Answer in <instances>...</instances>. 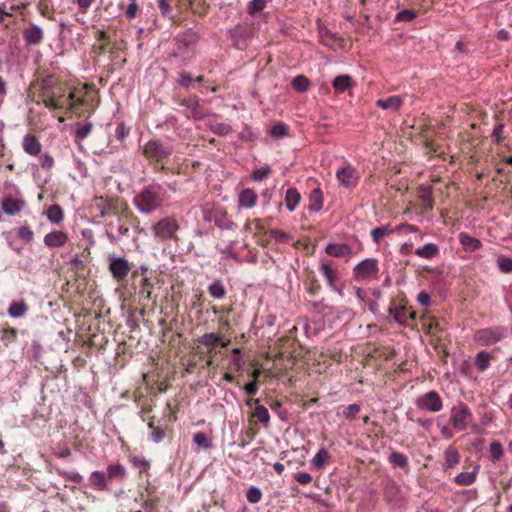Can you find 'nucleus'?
I'll return each instance as SVG.
<instances>
[{
  "label": "nucleus",
  "mask_w": 512,
  "mask_h": 512,
  "mask_svg": "<svg viewBox=\"0 0 512 512\" xmlns=\"http://www.w3.org/2000/svg\"><path fill=\"white\" fill-rule=\"evenodd\" d=\"M168 191H177L176 183L153 180L145 185L133 198V205L143 215H151L169 199Z\"/></svg>",
  "instance_id": "nucleus-1"
},
{
  "label": "nucleus",
  "mask_w": 512,
  "mask_h": 512,
  "mask_svg": "<svg viewBox=\"0 0 512 512\" xmlns=\"http://www.w3.org/2000/svg\"><path fill=\"white\" fill-rule=\"evenodd\" d=\"M198 41V35L192 29L177 34L174 37V48L168 54V60L177 67L184 66L194 56L193 47Z\"/></svg>",
  "instance_id": "nucleus-2"
},
{
  "label": "nucleus",
  "mask_w": 512,
  "mask_h": 512,
  "mask_svg": "<svg viewBox=\"0 0 512 512\" xmlns=\"http://www.w3.org/2000/svg\"><path fill=\"white\" fill-rule=\"evenodd\" d=\"M128 473L125 466L119 462L109 464L106 470H95L91 472L88 481L96 491H110L109 483L112 481L124 482Z\"/></svg>",
  "instance_id": "nucleus-3"
},
{
  "label": "nucleus",
  "mask_w": 512,
  "mask_h": 512,
  "mask_svg": "<svg viewBox=\"0 0 512 512\" xmlns=\"http://www.w3.org/2000/svg\"><path fill=\"white\" fill-rule=\"evenodd\" d=\"M179 229L180 225L173 216L162 218L151 227L153 235L160 241L176 240Z\"/></svg>",
  "instance_id": "nucleus-4"
},
{
  "label": "nucleus",
  "mask_w": 512,
  "mask_h": 512,
  "mask_svg": "<svg viewBox=\"0 0 512 512\" xmlns=\"http://www.w3.org/2000/svg\"><path fill=\"white\" fill-rule=\"evenodd\" d=\"M202 217L205 222H213L214 225L223 230H234L236 224L228 217V213L221 207H204Z\"/></svg>",
  "instance_id": "nucleus-5"
},
{
  "label": "nucleus",
  "mask_w": 512,
  "mask_h": 512,
  "mask_svg": "<svg viewBox=\"0 0 512 512\" xmlns=\"http://www.w3.org/2000/svg\"><path fill=\"white\" fill-rule=\"evenodd\" d=\"M508 329L504 326H492L479 329L474 334V340L481 346H491L507 337Z\"/></svg>",
  "instance_id": "nucleus-6"
},
{
  "label": "nucleus",
  "mask_w": 512,
  "mask_h": 512,
  "mask_svg": "<svg viewBox=\"0 0 512 512\" xmlns=\"http://www.w3.org/2000/svg\"><path fill=\"white\" fill-rule=\"evenodd\" d=\"M473 421V414L467 404L459 402L450 411V423L457 431L466 430Z\"/></svg>",
  "instance_id": "nucleus-7"
},
{
  "label": "nucleus",
  "mask_w": 512,
  "mask_h": 512,
  "mask_svg": "<svg viewBox=\"0 0 512 512\" xmlns=\"http://www.w3.org/2000/svg\"><path fill=\"white\" fill-rule=\"evenodd\" d=\"M353 273L358 281L377 279L379 273L378 260L375 258L362 260L354 267Z\"/></svg>",
  "instance_id": "nucleus-8"
},
{
  "label": "nucleus",
  "mask_w": 512,
  "mask_h": 512,
  "mask_svg": "<svg viewBox=\"0 0 512 512\" xmlns=\"http://www.w3.org/2000/svg\"><path fill=\"white\" fill-rule=\"evenodd\" d=\"M172 152L173 149L171 146L164 145L158 139L149 140L143 148V154L146 157L155 159L157 161L169 157Z\"/></svg>",
  "instance_id": "nucleus-9"
},
{
  "label": "nucleus",
  "mask_w": 512,
  "mask_h": 512,
  "mask_svg": "<svg viewBox=\"0 0 512 512\" xmlns=\"http://www.w3.org/2000/svg\"><path fill=\"white\" fill-rule=\"evenodd\" d=\"M415 404L422 410L429 412H439L443 407L440 395L436 391H429L415 400Z\"/></svg>",
  "instance_id": "nucleus-10"
},
{
  "label": "nucleus",
  "mask_w": 512,
  "mask_h": 512,
  "mask_svg": "<svg viewBox=\"0 0 512 512\" xmlns=\"http://www.w3.org/2000/svg\"><path fill=\"white\" fill-rule=\"evenodd\" d=\"M180 105L186 108L185 115L188 118L192 117L194 120H202L206 116L200 104V99L196 95L182 99Z\"/></svg>",
  "instance_id": "nucleus-11"
},
{
  "label": "nucleus",
  "mask_w": 512,
  "mask_h": 512,
  "mask_svg": "<svg viewBox=\"0 0 512 512\" xmlns=\"http://www.w3.org/2000/svg\"><path fill=\"white\" fill-rule=\"evenodd\" d=\"M109 270L114 278L123 279L130 271L128 261L124 257H109Z\"/></svg>",
  "instance_id": "nucleus-12"
},
{
  "label": "nucleus",
  "mask_w": 512,
  "mask_h": 512,
  "mask_svg": "<svg viewBox=\"0 0 512 512\" xmlns=\"http://www.w3.org/2000/svg\"><path fill=\"white\" fill-rule=\"evenodd\" d=\"M129 232V227L118 219L116 223L110 222L106 226V235L111 243H117Z\"/></svg>",
  "instance_id": "nucleus-13"
},
{
  "label": "nucleus",
  "mask_w": 512,
  "mask_h": 512,
  "mask_svg": "<svg viewBox=\"0 0 512 512\" xmlns=\"http://www.w3.org/2000/svg\"><path fill=\"white\" fill-rule=\"evenodd\" d=\"M338 181L346 188L355 187L358 183V176L356 170L351 167H341L336 172Z\"/></svg>",
  "instance_id": "nucleus-14"
},
{
  "label": "nucleus",
  "mask_w": 512,
  "mask_h": 512,
  "mask_svg": "<svg viewBox=\"0 0 512 512\" xmlns=\"http://www.w3.org/2000/svg\"><path fill=\"white\" fill-rule=\"evenodd\" d=\"M23 38L26 45H39L44 39V32L38 25L32 24L23 31Z\"/></svg>",
  "instance_id": "nucleus-15"
},
{
  "label": "nucleus",
  "mask_w": 512,
  "mask_h": 512,
  "mask_svg": "<svg viewBox=\"0 0 512 512\" xmlns=\"http://www.w3.org/2000/svg\"><path fill=\"white\" fill-rule=\"evenodd\" d=\"M246 34L247 29L241 24H238L228 31L232 44L237 49H244L246 47Z\"/></svg>",
  "instance_id": "nucleus-16"
},
{
  "label": "nucleus",
  "mask_w": 512,
  "mask_h": 512,
  "mask_svg": "<svg viewBox=\"0 0 512 512\" xmlns=\"http://www.w3.org/2000/svg\"><path fill=\"white\" fill-rule=\"evenodd\" d=\"M67 241V234L60 230L47 233L43 239L44 244L49 248L62 247L67 243Z\"/></svg>",
  "instance_id": "nucleus-17"
},
{
  "label": "nucleus",
  "mask_w": 512,
  "mask_h": 512,
  "mask_svg": "<svg viewBox=\"0 0 512 512\" xmlns=\"http://www.w3.org/2000/svg\"><path fill=\"white\" fill-rule=\"evenodd\" d=\"M25 204V201L22 199L6 197L1 201V208L5 214L14 216L25 207Z\"/></svg>",
  "instance_id": "nucleus-18"
},
{
  "label": "nucleus",
  "mask_w": 512,
  "mask_h": 512,
  "mask_svg": "<svg viewBox=\"0 0 512 512\" xmlns=\"http://www.w3.org/2000/svg\"><path fill=\"white\" fill-rule=\"evenodd\" d=\"M22 147L27 154L36 156L41 152L42 145L35 135L26 134L22 141Z\"/></svg>",
  "instance_id": "nucleus-19"
},
{
  "label": "nucleus",
  "mask_w": 512,
  "mask_h": 512,
  "mask_svg": "<svg viewBox=\"0 0 512 512\" xmlns=\"http://www.w3.org/2000/svg\"><path fill=\"white\" fill-rule=\"evenodd\" d=\"M404 103V97L400 95L389 96L386 99L376 101V106L384 110L398 111Z\"/></svg>",
  "instance_id": "nucleus-20"
},
{
  "label": "nucleus",
  "mask_w": 512,
  "mask_h": 512,
  "mask_svg": "<svg viewBox=\"0 0 512 512\" xmlns=\"http://www.w3.org/2000/svg\"><path fill=\"white\" fill-rule=\"evenodd\" d=\"M320 271L322 275L325 277L328 285L332 289H336V284L338 282L337 270L334 269L328 260H322L320 263Z\"/></svg>",
  "instance_id": "nucleus-21"
},
{
  "label": "nucleus",
  "mask_w": 512,
  "mask_h": 512,
  "mask_svg": "<svg viewBox=\"0 0 512 512\" xmlns=\"http://www.w3.org/2000/svg\"><path fill=\"white\" fill-rule=\"evenodd\" d=\"M458 240L467 252H474L482 247V242L478 238L472 237L466 232L459 233Z\"/></svg>",
  "instance_id": "nucleus-22"
},
{
  "label": "nucleus",
  "mask_w": 512,
  "mask_h": 512,
  "mask_svg": "<svg viewBox=\"0 0 512 512\" xmlns=\"http://www.w3.org/2000/svg\"><path fill=\"white\" fill-rule=\"evenodd\" d=\"M325 252L333 257L340 258L350 255L352 253V248L346 243H329L325 248Z\"/></svg>",
  "instance_id": "nucleus-23"
},
{
  "label": "nucleus",
  "mask_w": 512,
  "mask_h": 512,
  "mask_svg": "<svg viewBox=\"0 0 512 512\" xmlns=\"http://www.w3.org/2000/svg\"><path fill=\"white\" fill-rule=\"evenodd\" d=\"M332 86L336 93H344L353 86V79L347 74L338 75L333 79Z\"/></svg>",
  "instance_id": "nucleus-24"
},
{
  "label": "nucleus",
  "mask_w": 512,
  "mask_h": 512,
  "mask_svg": "<svg viewBox=\"0 0 512 512\" xmlns=\"http://www.w3.org/2000/svg\"><path fill=\"white\" fill-rule=\"evenodd\" d=\"M323 207V193L320 188H315L309 195L308 211L319 212Z\"/></svg>",
  "instance_id": "nucleus-25"
},
{
  "label": "nucleus",
  "mask_w": 512,
  "mask_h": 512,
  "mask_svg": "<svg viewBox=\"0 0 512 512\" xmlns=\"http://www.w3.org/2000/svg\"><path fill=\"white\" fill-rule=\"evenodd\" d=\"M257 200L256 193L250 189L246 188L243 189L238 197V202L241 207H244L246 209H250L255 206Z\"/></svg>",
  "instance_id": "nucleus-26"
},
{
  "label": "nucleus",
  "mask_w": 512,
  "mask_h": 512,
  "mask_svg": "<svg viewBox=\"0 0 512 512\" xmlns=\"http://www.w3.org/2000/svg\"><path fill=\"white\" fill-rule=\"evenodd\" d=\"M388 313L393 317L394 321L397 322L399 325L406 326L408 318L414 317V314H408L406 309L401 306L396 307H390L388 310Z\"/></svg>",
  "instance_id": "nucleus-27"
},
{
  "label": "nucleus",
  "mask_w": 512,
  "mask_h": 512,
  "mask_svg": "<svg viewBox=\"0 0 512 512\" xmlns=\"http://www.w3.org/2000/svg\"><path fill=\"white\" fill-rule=\"evenodd\" d=\"M415 255L424 259H432L439 254V246L435 243H427L415 250Z\"/></svg>",
  "instance_id": "nucleus-28"
},
{
  "label": "nucleus",
  "mask_w": 512,
  "mask_h": 512,
  "mask_svg": "<svg viewBox=\"0 0 512 512\" xmlns=\"http://www.w3.org/2000/svg\"><path fill=\"white\" fill-rule=\"evenodd\" d=\"M207 291L212 298L217 300L223 299L226 296V288L221 279H216L209 284Z\"/></svg>",
  "instance_id": "nucleus-29"
},
{
  "label": "nucleus",
  "mask_w": 512,
  "mask_h": 512,
  "mask_svg": "<svg viewBox=\"0 0 512 512\" xmlns=\"http://www.w3.org/2000/svg\"><path fill=\"white\" fill-rule=\"evenodd\" d=\"M444 456L445 463L443 464V468L445 470L455 467L460 462V455L454 446H449L445 450Z\"/></svg>",
  "instance_id": "nucleus-30"
},
{
  "label": "nucleus",
  "mask_w": 512,
  "mask_h": 512,
  "mask_svg": "<svg viewBox=\"0 0 512 512\" xmlns=\"http://www.w3.org/2000/svg\"><path fill=\"white\" fill-rule=\"evenodd\" d=\"M92 123L89 121L77 122L74 126V138L76 142L85 139L92 130Z\"/></svg>",
  "instance_id": "nucleus-31"
},
{
  "label": "nucleus",
  "mask_w": 512,
  "mask_h": 512,
  "mask_svg": "<svg viewBox=\"0 0 512 512\" xmlns=\"http://www.w3.org/2000/svg\"><path fill=\"white\" fill-rule=\"evenodd\" d=\"M301 199V195L294 187L288 188L285 194V205L288 211L292 212L296 209Z\"/></svg>",
  "instance_id": "nucleus-32"
},
{
  "label": "nucleus",
  "mask_w": 512,
  "mask_h": 512,
  "mask_svg": "<svg viewBox=\"0 0 512 512\" xmlns=\"http://www.w3.org/2000/svg\"><path fill=\"white\" fill-rule=\"evenodd\" d=\"M478 471L479 466H476L471 472H461L454 478V481L458 485L469 486L475 482Z\"/></svg>",
  "instance_id": "nucleus-33"
},
{
  "label": "nucleus",
  "mask_w": 512,
  "mask_h": 512,
  "mask_svg": "<svg viewBox=\"0 0 512 512\" xmlns=\"http://www.w3.org/2000/svg\"><path fill=\"white\" fill-rule=\"evenodd\" d=\"M46 216L51 223L60 224L64 218L63 209L58 204H52L47 208Z\"/></svg>",
  "instance_id": "nucleus-34"
},
{
  "label": "nucleus",
  "mask_w": 512,
  "mask_h": 512,
  "mask_svg": "<svg viewBox=\"0 0 512 512\" xmlns=\"http://www.w3.org/2000/svg\"><path fill=\"white\" fill-rule=\"evenodd\" d=\"M150 429L149 439L154 443H160L166 437V431L161 426L155 425L153 419L148 422Z\"/></svg>",
  "instance_id": "nucleus-35"
},
{
  "label": "nucleus",
  "mask_w": 512,
  "mask_h": 512,
  "mask_svg": "<svg viewBox=\"0 0 512 512\" xmlns=\"http://www.w3.org/2000/svg\"><path fill=\"white\" fill-rule=\"evenodd\" d=\"M493 355L487 351H480L475 356V366L480 371H485L490 366V361Z\"/></svg>",
  "instance_id": "nucleus-36"
},
{
  "label": "nucleus",
  "mask_w": 512,
  "mask_h": 512,
  "mask_svg": "<svg viewBox=\"0 0 512 512\" xmlns=\"http://www.w3.org/2000/svg\"><path fill=\"white\" fill-rule=\"evenodd\" d=\"M28 310L24 301H13L8 308V315L12 318L22 317Z\"/></svg>",
  "instance_id": "nucleus-37"
},
{
  "label": "nucleus",
  "mask_w": 512,
  "mask_h": 512,
  "mask_svg": "<svg viewBox=\"0 0 512 512\" xmlns=\"http://www.w3.org/2000/svg\"><path fill=\"white\" fill-rule=\"evenodd\" d=\"M419 199L423 202L426 208H433V199H432V186L429 185H421L419 187Z\"/></svg>",
  "instance_id": "nucleus-38"
},
{
  "label": "nucleus",
  "mask_w": 512,
  "mask_h": 512,
  "mask_svg": "<svg viewBox=\"0 0 512 512\" xmlns=\"http://www.w3.org/2000/svg\"><path fill=\"white\" fill-rule=\"evenodd\" d=\"M292 88L299 92H306L310 86V81L305 75H297L291 81Z\"/></svg>",
  "instance_id": "nucleus-39"
},
{
  "label": "nucleus",
  "mask_w": 512,
  "mask_h": 512,
  "mask_svg": "<svg viewBox=\"0 0 512 512\" xmlns=\"http://www.w3.org/2000/svg\"><path fill=\"white\" fill-rule=\"evenodd\" d=\"M268 133L273 139L279 140L289 135V128L284 123H277L269 129Z\"/></svg>",
  "instance_id": "nucleus-40"
},
{
  "label": "nucleus",
  "mask_w": 512,
  "mask_h": 512,
  "mask_svg": "<svg viewBox=\"0 0 512 512\" xmlns=\"http://www.w3.org/2000/svg\"><path fill=\"white\" fill-rule=\"evenodd\" d=\"M389 462L394 466L398 468L405 469L408 467L409 462L406 455H404L401 452L394 451L389 456Z\"/></svg>",
  "instance_id": "nucleus-41"
},
{
  "label": "nucleus",
  "mask_w": 512,
  "mask_h": 512,
  "mask_svg": "<svg viewBox=\"0 0 512 512\" xmlns=\"http://www.w3.org/2000/svg\"><path fill=\"white\" fill-rule=\"evenodd\" d=\"M329 459V453L325 448H320L315 456L311 460V465L316 469H321L327 460Z\"/></svg>",
  "instance_id": "nucleus-42"
},
{
  "label": "nucleus",
  "mask_w": 512,
  "mask_h": 512,
  "mask_svg": "<svg viewBox=\"0 0 512 512\" xmlns=\"http://www.w3.org/2000/svg\"><path fill=\"white\" fill-rule=\"evenodd\" d=\"M360 411L361 405L358 403H353L343 407V410L340 415L347 420H354L357 418Z\"/></svg>",
  "instance_id": "nucleus-43"
},
{
  "label": "nucleus",
  "mask_w": 512,
  "mask_h": 512,
  "mask_svg": "<svg viewBox=\"0 0 512 512\" xmlns=\"http://www.w3.org/2000/svg\"><path fill=\"white\" fill-rule=\"evenodd\" d=\"M193 442L205 450H209L213 446L212 440L202 431L194 434Z\"/></svg>",
  "instance_id": "nucleus-44"
},
{
  "label": "nucleus",
  "mask_w": 512,
  "mask_h": 512,
  "mask_svg": "<svg viewBox=\"0 0 512 512\" xmlns=\"http://www.w3.org/2000/svg\"><path fill=\"white\" fill-rule=\"evenodd\" d=\"M271 172H272L271 166L268 164H265L262 167L256 168L253 170V172L251 174V179L256 182L263 181L270 175Z\"/></svg>",
  "instance_id": "nucleus-45"
},
{
  "label": "nucleus",
  "mask_w": 512,
  "mask_h": 512,
  "mask_svg": "<svg viewBox=\"0 0 512 512\" xmlns=\"http://www.w3.org/2000/svg\"><path fill=\"white\" fill-rule=\"evenodd\" d=\"M210 131L218 136H227L232 133L233 129L229 124L219 122L210 125Z\"/></svg>",
  "instance_id": "nucleus-46"
},
{
  "label": "nucleus",
  "mask_w": 512,
  "mask_h": 512,
  "mask_svg": "<svg viewBox=\"0 0 512 512\" xmlns=\"http://www.w3.org/2000/svg\"><path fill=\"white\" fill-rule=\"evenodd\" d=\"M198 342L205 346H214L221 342V335L218 333H205L198 339Z\"/></svg>",
  "instance_id": "nucleus-47"
},
{
  "label": "nucleus",
  "mask_w": 512,
  "mask_h": 512,
  "mask_svg": "<svg viewBox=\"0 0 512 512\" xmlns=\"http://www.w3.org/2000/svg\"><path fill=\"white\" fill-rule=\"evenodd\" d=\"M56 472L59 476L63 477L66 480H70L76 484H81L83 482V476L78 472L66 471L58 468H56Z\"/></svg>",
  "instance_id": "nucleus-48"
},
{
  "label": "nucleus",
  "mask_w": 512,
  "mask_h": 512,
  "mask_svg": "<svg viewBox=\"0 0 512 512\" xmlns=\"http://www.w3.org/2000/svg\"><path fill=\"white\" fill-rule=\"evenodd\" d=\"M497 266L502 273H512V257L500 255L497 259Z\"/></svg>",
  "instance_id": "nucleus-49"
},
{
  "label": "nucleus",
  "mask_w": 512,
  "mask_h": 512,
  "mask_svg": "<svg viewBox=\"0 0 512 512\" xmlns=\"http://www.w3.org/2000/svg\"><path fill=\"white\" fill-rule=\"evenodd\" d=\"M254 416L257 417L259 422L267 425L270 421V414L268 409L264 405L258 404L254 410Z\"/></svg>",
  "instance_id": "nucleus-50"
},
{
  "label": "nucleus",
  "mask_w": 512,
  "mask_h": 512,
  "mask_svg": "<svg viewBox=\"0 0 512 512\" xmlns=\"http://www.w3.org/2000/svg\"><path fill=\"white\" fill-rule=\"evenodd\" d=\"M489 452L493 461H499L504 454V449L500 442L493 441L489 446Z\"/></svg>",
  "instance_id": "nucleus-51"
},
{
  "label": "nucleus",
  "mask_w": 512,
  "mask_h": 512,
  "mask_svg": "<svg viewBox=\"0 0 512 512\" xmlns=\"http://www.w3.org/2000/svg\"><path fill=\"white\" fill-rule=\"evenodd\" d=\"M16 337L17 329L13 327H7L1 330V340L4 342L6 346H8L9 343L14 342L16 340Z\"/></svg>",
  "instance_id": "nucleus-52"
},
{
  "label": "nucleus",
  "mask_w": 512,
  "mask_h": 512,
  "mask_svg": "<svg viewBox=\"0 0 512 512\" xmlns=\"http://www.w3.org/2000/svg\"><path fill=\"white\" fill-rule=\"evenodd\" d=\"M129 134L130 128L127 127L123 121L118 122L114 134L115 138L120 142H124Z\"/></svg>",
  "instance_id": "nucleus-53"
},
{
  "label": "nucleus",
  "mask_w": 512,
  "mask_h": 512,
  "mask_svg": "<svg viewBox=\"0 0 512 512\" xmlns=\"http://www.w3.org/2000/svg\"><path fill=\"white\" fill-rule=\"evenodd\" d=\"M231 361L238 371H243L244 361L242 351L239 348H233L231 351Z\"/></svg>",
  "instance_id": "nucleus-54"
},
{
  "label": "nucleus",
  "mask_w": 512,
  "mask_h": 512,
  "mask_svg": "<svg viewBox=\"0 0 512 512\" xmlns=\"http://www.w3.org/2000/svg\"><path fill=\"white\" fill-rule=\"evenodd\" d=\"M269 235L279 243H289L292 240V236L279 229L269 230Z\"/></svg>",
  "instance_id": "nucleus-55"
},
{
  "label": "nucleus",
  "mask_w": 512,
  "mask_h": 512,
  "mask_svg": "<svg viewBox=\"0 0 512 512\" xmlns=\"http://www.w3.org/2000/svg\"><path fill=\"white\" fill-rule=\"evenodd\" d=\"M259 136V133L253 130L250 126L245 125L239 134V138L243 141H255Z\"/></svg>",
  "instance_id": "nucleus-56"
},
{
  "label": "nucleus",
  "mask_w": 512,
  "mask_h": 512,
  "mask_svg": "<svg viewBox=\"0 0 512 512\" xmlns=\"http://www.w3.org/2000/svg\"><path fill=\"white\" fill-rule=\"evenodd\" d=\"M268 0H251L248 4L247 11L250 15H255L263 11L266 7Z\"/></svg>",
  "instance_id": "nucleus-57"
},
{
  "label": "nucleus",
  "mask_w": 512,
  "mask_h": 512,
  "mask_svg": "<svg viewBox=\"0 0 512 512\" xmlns=\"http://www.w3.org/2000/svg\"><path fill=\"white\" fill-rule=\"evenodd\" d=\"M262 498V492L261 490L256 486H251L247 490L246 493V499L249 503L256 504L258 503Z\"/></svg>",
  "instance_id": "nucleus-58"
},
{
  "label": "nucleus",
  "mask_w": 512,
  "mask_h": 512,
  "mask_svg": "<svg viewBox=\"0 0 512 512\" xmlns=\"http://www.w3.org/2000/svg\"><path fill=\"white\" fill-rule=\"evenodd\" d=\"M129 461L136 468L140 469V472L147 471L150 468V462L143 457L130 456Z\"/></svg>",
  "instance_id": "nucleus-59"
},
{
  "label": "nucleus",
  "mask_w": 512,
  "mask_h": 512,
  "mask_svg": "<svg viewBox=\"0 0 512 512\" xmlns=\"http://www.w3.org/2000/svg\"><path fill=\"white\" fill-rule=\"evenodd\" d=\"M389 227L388 226H380L372 229L371 231V237L375 244H378L382 237L389 233Z\"/></svg>",
  "instance_id": "nucleus-60"
},
{
  "label": "nucleus",
  "mask_w": 512,
  "mask_h": 512,
  "mask_svg": "<svg viewBox=\"0 0 512 512\" xmlns=\"http://www.w3.org/2000/svg\"><path fill=\"white\" fill-rule=\"evenodd\" d=\"M416 16H417V14L414 10L403 9L396 14L395 20L409 22V21L413 20L414 18H416Z\"/></svg>",
  "instance_id": "nucleus-61"
},
{
  "label": "nucleus",
  "mask_w": 512,
  "mask_h": 512,
  "mask_svg": "<svg viewBox=\"0 0 512 512\" xmlns=\"http://www.w3.org/2000/svg\"><path fill=\"white\" fill-rule=\"evenodd\" d=\"M17 234L26 243H30L34 238V233L28 225L21 226Z\"/></svg>",
  "instance_id": "nucleus-62"
},
{
  "label": "nucleus",
  "mask_w": 512,
  "mask_h": 512,
  "mask_svg": "<svg viewBox=\"0 0 512 512\" xmlns=\"http://www.w3.org/2000/svg\"><path fill=\"white\" fill-rule=\"evenodd\" d=\"M39 163L43 169L49 171L53 168L55 162L54 158L50 154L45 153L39 157Z\"/></svg>",
  "instance_id": "nucleus-63"
},
{
  "label": "nucleus",
  "mask_w": 512,
  "mask_h": 512,
  "mask_svg": "<svg viewBox=\"0 0 512 512\" xmlns=\"http://www.w3.org/2000/svg\"><path fill=\"white\" fill-rule=\"evenodd\" d=\"M503 130H504V124L498 123L492 132V141L496 144H499L503 140Z\"/></svg>",
  "instance_id": "nucleus-64"
}]
</instances>
